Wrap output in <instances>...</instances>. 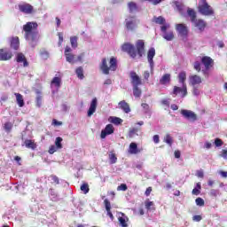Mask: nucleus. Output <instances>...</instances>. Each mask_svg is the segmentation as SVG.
I'll return each instance as SVG.
<instances>
[{"mask_svg": "<svg viewBox=\"0 0 227 227\" xmlns=\"http://www.w3.org/2000/svg\"><path fill=\"white\" fill-rule=\"evenodd\" d=\"M145 40L138 39L136 42L135 46L134 44H131L129 43H123L121 46V50L123 51V52H127L129 56H130V58L135 59L137 56H138V58H141L145 54Z\"/></svg>", "mask_w": 227, "mask_h": 227, "instance_id": "nucleus-1", "label": "nucleus"}, {"mask_svg": "<svg viewBox=\"0 0 227 227\" xmlns=\"http://www.w3.org/2000/svg\"><path fill=\"white\" fill-rule=\"evenodd\" d=\"M23 31L25 33V39L36 42L38 40V23L35 21H28L23 25Z\"/></svg>", "mask_w": 227, "mask_h": 227, "instance_id": "nucleus-2", "label": "nucleus"}, {"mask_svg": "<svg viewBox=\"0 0 227 227\" xmlns=\"http://www.w3.org/2000/svg\"><path fill=\"white\" fill-rule=\"evenodd\" d=\"M118 68V60L116 58L112 57L109 60V66H107V59H102L100 65V70L105 74V75H109V72H116Z\"/></svg>", "mask_w": 227, "mask_h": 227, "instance_id": "nucleus-3", "label": "nucleus"}, {"mask_svg": "<svg viewBox=\"0 0 227 227\" xmlns=\"http://www.w3.org/2000/svg\"><path fill=\"white\" fill-rule=\"evenodd\" d=\"M198 10L201 15L210 16L214 15V9L207 0H199Z\"/></svg>", "mask_w": 227, "mask_h": 227, "instance_id": "nucleus-4", "label": "nucleus"}, {"mask_svg": "<svg viewBox=\"0 0 227 227\" xmlns=\"http://www.w3.org/2000/svg\"><path fill=\"white\" fill-rule=\"evenodd\" d=\"M201 63L205 67V70H202L204 75H207L208 77V74H207V70H210L212 67H214V59L208 56H204L201 58Z\"/></svg>", "mask_w": 227, "mask_h": 227, "instance_id": "nucleus-5", "label": "nucleus"}, {"mask_svg": "<svg viewBox=\"0 0 227 227\" xmlns=\"http://www.w3.org/2000/svg\"><path fill=\"white\" fill-rule=\"evenodd\" d=\"M176 31H177L178 35L183 38H187L189 35V28L184 23H179L176 25Z\"/></svg>", "mask_w": 227, "mask_h": 227, "instance_id": "nucleus-6", "label": "nucleus"}, {"mask_svg": "<svg viewBox=\"0 0 227 227\" xmlns=\"http://www.w3.org/2000/svg\"><path fill=\"white\" fill-rule=\"evenodd\" d=\"M134 19H136V17H129V19L125 20V26L128 31H136V29L137 28V23Z\"/></svg>", "mask_w": 227, "mask_h": 227, "instance_id": "nucleus-7", "label": "nucleus"}, {"mask_svg": "<svg viewBox=\"0 0 227 227\" xmlns=\"http://www.w3.org/2000/svg\"><path fill=\"white\" fill-rule=\"evenodd\" d=\"M64 54L66 56V60L67 61V63H71V65L76 63L75 55L72 54V48H70V46H66Z\"/></svg>", "mask_w": 227, "mask_h": 227, "instance_id": "nucleus-8", "label": "nucleus"}, {"mask_svg": "<svg viewBox=\"0 0 227 227\" xmlns=\"http://www.w3.org/2000/svg\"><path fill=\"white\" fill-rule=\"evenodd\" d=\"M13 58V53L6 49H0V61H10Z\"/></svg>", "mask_w": 227, "mask_h": 227, "instance_id": "nucleus-9", "label": "nucleus"}, {"mask_svg": "<svg viewBox=\"0 0 227 227\" xmlns=\"http://www.w3.org/2000/svg\"><path fill=\"white\" fill-rule=\"evenodd\" d=\"M114 134V126L113 124H107L106 128L101 131V139H106V137Z\"/></svg>", "mask_w": 227, "mask_h": 227, "instance_id": "nucleus-10", "label": "nucleus"}, {"mask_svg": "<svg viewBox=\"0 0 227 227\" xmlns=\"http://www.w3.org/2000/svg\"><path fill=\"white\" fill-rule=\"evenodd\" d=\"M19 10L21 12V13H26V15H31L34 12V7L33 5L29 4H19Z\"/></svg>", "mask_w": 227, "mask_h": 227, "instance_id": "nucleus-11", "label": "nucleus"}, {"mask_svg": "<svg viewBox=\"0 0 227 227\" xmlns=\"http://www.w3.org/2000/svg\"><path fill=\"white\" fill-rule=\"evenodd\" d=\"M181 114L184 116V118H186V120H191L192 121H196L198 120V115H196V114L191 110H181Z\"/></svg>", "mask_w": 227, "mask_h": 227, "instance_id": "nucleus-12", "label": "nucleus"}, {"mask_svg": "<svg viewBox=\"0 0 227 227\" xmlns=\"http://www.w3.org/2000/svg\"><path fill=\"white\" fill-rule=\"evenodd\" d=\"M129 75L131 79V84H133V86H141V84H143L141 78L139 77V75H137L136 72L131 71L129 73Z\"/></svg>", "mask_w": 227, "mask_h": 227, "instance_id": "nucleus-13", "label": "nucleus"}, {"mask_svg": "<svg viewBox=\"0 0 227 227\" xmlns=\"http://www.w3.org/2000/svg\"><path fill=\"white\" fill-rule=\"evenodd\" d=\"M178 93H181L182 98L187 97V85L184 84L182 88L174 86L173 90V95H178Z\"/></svg>", "mask_w": 227, "mask_h": 227, "instance_id": "nucleus-14", "label": "nucleus"}, {"mask_svg": "<svg viewBox=\"0 0 227 227\" xmlns=\"http://www.w3.org/2000/svg\"><path fill=\"white\" fill-rule=\"evenodd\" d=\"M192 24H194V27L199 29L200 33H203L205 31V28L207 27V23L201 19L195 20Z\"/></svg>", "mask_w": 227, "mask_h": 227, "instance_id": "nucleus-15", "label": "nucleus"}, {"mask_svg": "<svg viewBox=\"0 0 227 227\" xmlns=\"http://www.w3.org/2000/svg\"><path fill=\"white\" fill-rule=\"evenodd\" d=\"M97 104H98L97 98H94L92 99V101L90 102V108L87 112V116L89 118H91V116H93V114H95V112L97 111Z\"/></svg>", "mask_w": 227, "mask_h": 227, "instance_id": "nucleus-16", "label": "nucleus"}, {"mask_svg": "<svg viewBox=\"0 0 227 227\" xmlns=\"http://www.w3.org/2000/svg\"><path fill=\"white\" fill-rule=\"evenodd\" d=\"M16 61L17 63H23V67H29V62H27V59L26 58V55L22 52H19L16 55Z\"/></svg>", "mask_w": 227, "mask_h": 227, "instance_id": "nucleus-17", "label": "nucleus"}, {"mask_svg": "<svg viewBox=\"0 0 227 227\" xmlns=\"http://www.w3.org/2000/svg\"><path fill=\"white\" fill-rule=\"evenodd\" d=\"M153 58H155V48H150L147 51V59L151 68H153Z\"/></svg>", "mask_w": 227, "mask_h": 227, "instance_id": "nucleus-18", "label": "nucleus"}, {"mask_svg": "<svg viewBox=\"0 0 227 227\" xmlns=\"http://www.w3.org/2000/svg\"><path fill=\"white\" fill-rule=\"evenodd\" d=\"M142 149L137 148V144L135 142L129 144V153L131 155H137V153H141Z\"/></svg>", "mask_w": 227, "mask_h": 227, "instance_id": "nucleus-19", "label": "nucleus"}, {"mask_svg": "<svg viewBox=\"0 0 227 227\" xmlns=\"http://www.w3.org/2000/svg\"><path fill=\"white\" fill-rule=\"evenodd\" d=\"M104 204H105V208L107 212V215L110 217L112 221H114V215H113V212H111V202L109 201V200L106 199L104 200Z\"/></svg>", "mask_w": 227, "mask_h": 227, "instance_id": "nucleus-20", "label": "nucleus"}, {"mask_svg": "<svg viewBox=\"0 0 227 227\" xmlns=\"http://www.w3.org/2000/svg\"><path fill=\"white\" fill-rule=\"evenodd\" d=\"M201 82H202V80L200 75L193 74V75L190 76V84H192V86H196L198 84H201Z\"/></svg>", "mask_w": 227, "mask_h": 227, "instance_id": "nucleus-21", "label": "nucleus"}, {"mask_svg": "<svg viewBox=\"0 0 227 227\" xmlns=\"http://www.w3.org/2000/svg\"><path fill=\"white\" fill-rule=\"evenodd\" d=\"M119 107L124 113H126V114H129V113H130V106L125 100H122V101L119 102Z\"/></svg>", "mask_w": 227, "mask_h": 227, "instance_id": "nucleus-22", "label": "nucleus"}, {"mask_svg": "<svg viewBox=\"0 0 227 227\" xmlns=\"http://www.w3.org/2000/svg\"><path fill=\"white\" fill-rule=\"evenodd\" d=\"M169 82H171V74H163L160 79V84L162 86H166V84H169Z\"/></svg>", "mask_w": 227, "mask_h": 227, "instance_id": "nucleus-23", "label": "nucleus"}, {"mask_svg": "<svg viewBox=\"0 0 227 227\" xmlns=\"http://www.w3.org/2000/svg\"><path fill=\"white\" fill-rule=\"evenodd\" d=\"M122 216H119L118 221L120 223V226L121 227H129V224L127 223H129V217H127V215H125V214H121Z\"/></svg>", "mask_w": 227, "mask_h": 227, "instance_id": "nucleus-24", "label": "nucleus"}, {"mask_svg": "<svg viewBox=\"0 0 227 227\" xmlns=\"http://www.w3.org/2000/svg\"><path fill=\"white\" fill-rule=\"evenodd\" d=\"M24 145L26 148H29L30 150H36V144L35 143V140L32 139H26L24 142Z\"/></svg>", "mask_w": 227, "mask_h": 227, "instance_id": "nucleus-25", "label": "nucleus"}, {"mask_svg": "<svg viewBox=\"0 0 227 227\" xmlns=\"http://www.w3.org/2000/svg\"><path fill=\"white\" fill-rule=\"evenodd\" d=\"M15 97H16V102L19 106V107H24L25 103H24V97L22 96V94L20 93H14Z\"/></svg>", "mask_w": 227, "mask_h": 227, "instance_id": "nucleus-26", "label": "nucleus"}, {"mask_svg": "<svg viewBox=\"0 0 227 227\" xmlns=\"http://www.w3.org/2000/svg\"><path fill=\"white\" fill-rule=\"evenodd\" d=\"M51 86H55V88H61V77L55 76L51 82Z\"/></svg>", "mask_w": 227, "mask_h": 227, "instance_id": "nucleus-27", "label": "nucleus"}, {"mask_svg": "<svg viewBox=\"0 0 227 227\" xmlns=\"http://www.w3.org/2000/svg\"><path fill=\"white\" fill-rule=\"evenodd\" d=\"M187 13H188V16L190 17L191 22H194L195 20H197L196 11H194V9L188 8Z\"/></svg>", "mask_w": 227, "mask_h": 227, "instance_id": "nucleus-28", "label": "nucleus"}, {"mask_svg": "<svg viewBox=\"0 0 227 227\" xmlns=\"http://www.w3.org/2000/svg\"><path fill=\"white\" fill-rule=\"evenodd\" d=\"M108 121L110 123H114V125H121L123 123V120L120 117L110 116Z\"/></svg>", "mask_w": 227, "mask_h": 227, "instance_id": "nucleus-29", "label": "nucleus"}, {"mask_svg": "<svg viewBox=\"0 0 227 227\" xmlns=\"http://www.w3.org/2000/svg\"><path fill=\"white\" fill-rule=\"evenodd\" d=\"M20 45V42L19 41V37L12 38L11 41V47L14 49V51H19V47Z\"/></svg>", "mask_w": 227, "mask_h": 227, "instance_id": "nucleus-30", "label": "nucleus"}, {"mask_svg": "<svg viewBox=\"0 0 227 227\" xmlns=\"http://www.w3.org/2000/svg\"><path fill=\"white\" fill-rule=\"evenodd\" d=\"M163 38L167 40V42H171V40L175 39V34L173 31L165 32L163 35Z\"/></svg>", "mask_w": 227, "mask_h": 227, "instance_id": "nucleus-31", "label": "nucleus"}, {"mask_svg": "<svg viewBox=\"0 0 227 227\" xmlns=\"http://www.w3.org/2000/svg\"><path fill=\"white\" fill-rule=\"evenodd\" d=\"M153 22H155V24H160V26L166 24V19L162 16L154 17L153 19Z\"/></svg>", "mask_w": 227, "mask_h": 227, "instance_id": "nucleus-32", "label": "nucleus"}, {"mask_svg": "<svg viewBox=\"0 0 227 227\" xmlns=\"http://www.w3.org/2000/svg\"><path fill=\"white\" fill-rule=\"evenodd\" d=\"M178 79H179V82H181V84H185V81L187 79V74L185 73V71L180 72L178 74Z\"/></svg>", "mask_w": 227, "mask_h": 227, "instance_id": "nucleus-33", "label": "nucleus"}, {"mask_svg": "<svg viewBox=\"0 0 227 227\" xmlns=\"http://www.w3.org/2000/svg\"><path fill=\"white\" fill-rule=\"evenodd\" d=\"M48 180H52L51 184L52 185H59V177L56 175H51L48 177Z\"/></svg>", "mask_w": 227, "mask_h": 227, "instance_id": "nucleus-34", "label": "nucleus"}, {"mask_svg": "<svg viewBox=\"0 0 227 227\" xmlns=\"http://www.w3.org/2000/svg\"><path fill=\"white\" fill-rule=\"evenodd\" d=\"M75 74L79 79H84V69H82V67H77Z\"/></svg>", "mask_w": 227, "mask_h": 227, "instance_id": "nucleus-35", "label": "nucleus"}, {"mask_svg": "<svg viewBox=\"0 0 227 227\" xmlns=\"http://www.w3.org/2000/svg\"><path fill=\"white\" fill-rule=\"evenodd\" d=\"M128 6L129 8V13H134V12H137V4L134 2H129L128 4Z\"/></svg>", "mask_w": 227, "mask_h": 227, "instance_id": "nucleus-36", "label": "nucleus"}, {"mask_svg": "<svg viewBox=\"0 0 227 227\" xmlns=\"http://www.w3.org/2000/svg\"><path fill=\"white\" fill-rule=\"evenodd\" d=\"M142 91L139 89V86H133V95L136 98H139L141 97Z\"/></svg>", "mask_w": 227, "mask_h": 227, "instance_id": "nucleus-37", "label": "nucleus"}, {"mask_svg": "<svg viewBox=\"0 0 227 227\" xmlns=\"http://www.w3.org/2000/svg\"><path fill=\"white\" fill-rule=\"evenodd\" d=\"M63 138L61 137H58L55 140V146L58 148V150H61L63 148Z\"/></svg>", "mask_w": 227, "mask_h": 227, "instance_id": "nucleus-38", "label": "nucleus"}, {"mask_svg": "<svg viewBox=\"0 0 227 227\" xmlns=\"http://www.w3.org/2000/svg\"><path fill=\"white\" fill-rule=\"evenodd\" d=\"M80 189L82 191L83 194H88V192H90V184H88V183L82 184Z\"/></svg>", "mask_w": 227, "mask_h": 227, "instance_id": "nucleus-39", "label": "nucleus"}, {"mask_svg": "<svg viewBox=\"0 0 227 227\" xmlns=\"http://www.w3.org/2000/svg\"><path fill=\"white\" fill-rule=\"evenodd\" d=\"M174 4L179 13H182V12H184V4H182L178 1H176V2H174Z\"/></svg>", "mask_w": 227, "mask_h": 227, "instance_id": "nucleus-40", "label": "nucleus"}, {"mask_svg": "<svg viewBox=\"0 0 227 227\" xmlns=\"http://www.w3.org/2000/svg\"><path fill=\"white\" fill-rule=\"evenodd\" d=\"M77 40H78L77 36L70 37L71 47H73V49H77V46H78Z\"/></svg>", "mask_w": 227, "mask_h": 227, "instance_id": "nucleus-41", "label": "nucleus"}, {"mask_svg": "<svg viewBox=\"0 0 227 227\" xmlns=\"http://www.w3.org/2000/svg\"><path fill=\"white\" fill-rule=\"evenodd\" d=\"M109 160L110 164H116V162L118 161V158L116 157V154L114 153H111L109 154Z\"/></svg>", "mask_w": 227, "mask_h": 227, "instance_id": "nucleus-42", "label": "nucleus"}, {"mask_svg": "<svg viewBox=\"0 0 227 227\" xmlns=\"http://www.w3.org/2000/svg\"><path fill=\"white\" fill-rule=\"evenodd\" d=\"M4 129L5 132H12V129H13V124L12 122H5L4 125Z\"/></svg>", "mask_w": 227, "mask_h": 227, "instance_id": "nucleus-43", "label": "nucleus"}, {"mask_svg": "<svg viewBox=\"0 0 227 227\" xmlns=\"http://www.w3.org/2000/svg\"><path fill=\"white\" fill-rule=\"evenodd\" d=\"M164 141H165V143H167V145H168L170 146L173 145V137H171L170 134L166 135Z\"/></svg>", "mask_w": 227, "mask_h": 227, "instance_id": "nucleus-44", "label": "nucleus"}, {"mask_svg": "<svg viewBox=\"0 0 227 227\" xmlns=\"http://www.w3.org/2000/svg\"><path fill=\"white\" fill-rule=\"evenodd\" d=\"M195 203L198 207H205V200L201 197L197 198Z\"/></svg>", "mask_w": 227, "mask_h": 227, "instance_id": "nucleus-45", "label": "nucleus"}, {"mask_svg": "<svg viewBox=\"0 0 227 227\" xmlns=\"http://www.w3.org/2000/svg\"><path fill=\"white\" fill-rule=\"evenodd\" d=\"M193 68H194V70H196V72H201V62L195 61L193 63Z\"/></svg>", "mask_w": 227, "mask_h": 227, "instance_id": "nucleus-46", "label": "nucleus"}, {"mask_svg": "<svg viewBox=\"0 0 227 227\" xmlns=\"http://www.w3.org/2000/svg\"><path fill=\"white\" fill-rule=\"evenodd\" d=\"M145 208L147 210H150L152 208V207H153L154 203H153V201H150L149 200H146L145 201Z\"/></svg>", "mask_w": 227, "mask_h": 227, "instance_id": "nucleus-47", "label": "nucleus"}, {"mask_svg": "<svg viewBox=\"0 0 227 227\" xmlns=\"http://www.w3.org/2000/svg\"><path fill=\"white\" fill-rule=\"evenodd\" d=\"M141 106L143 107L145 114L150 113V105L146 103H142Z\"/></svg>", "mask_w": 227, "mask_h": 227, "instance_id": "nucleus-48", "label": "nucleus"}, {"mask_svg": "<svg viewBox=\"0 0 227 227\" xmlns=\"http://www.w3.org/2000/svg\"><path fill=\"white\" fill-rule=\"evenodd\" d=\"M48 152L51 155H52L58 152V147L56 145H51Z\"/></svg>", "mask_w": 227, "mask_h": 227, "instance_id": "nucleus-49", "label": "nucleus"}, {"mask_svg": "<svg viewBox=\"0 0 227 227\" xmlns=\"http://www.w3.org/2000/svg\"><path fill=\"white\" fill-rule=\"evenodd\" d=\"M35 104L37 107H42V96L38 95L35 98Z\"/></svg>", "mask_w": 227, "mask_h": 227, "instance_id": "nucleus-50", "label": "nucleus"}, {"mask_svg": "<svg viewBox=\"0 0 227 227\" xmlns=\"http://www.w3.org/2000/svg\"><path fill=\"white\" fill-rule=\"evenodd\" d=\"M58 36H59V47H61V45L63 44V33L59 32Z\"/></svg>", "mask_w": 227, "mask_h": 227, "instance_id": "nucleus-51", "label": "nucleus"}, {"mask_svg": "<svg viewBox=\"0 0 227 227\" xmlns=\"http://www.w3.org/2000/svg\"><path fill=\"white\" fill-rule=\"evenodd\" d=\"M145 1H148V3H152L153 6H157V4H160V3H162V1L164 0H145Z\"/></svg>", "mask_w": 227, "mask_h": 227, "instance_id": "nucleus-52", "label": "nucleus"}, {"mask_svg": "<svg viewBox=\"0 0 227 227\" xmlns=\"http://www.w3.org/2000/svg\"><path fill=\"white\" fill-rule=\"evenodd\" d=\"M201 219H203V217L200 215H196L192 216V221H194L195 223H200Z\"/></svg>", "mask_w": 227, "mask_h": 227, "instance_id": "nucleus-53", "label": "nucleus"}, {"mask_svg": "<svg viewBox=\"0 0 227 227\" xmlns=\"http://www.w3.org/2000/svg\"><path fill=\"white\" fill-rule=\"evenodd\" d=\"M127 184H121V185H119L118 187H117V191H127Z\"/></svg>", "mask_w": 227, "mask_h": 227, "instance_id": "nucleus-54", "label": "nucleus"}, {"mask_svg": "<svg viewBox=\"0 0 227 227\" xmlns=\"http://www.w3.org/2000/svg\"><path fill=\"white\" fill-rule=\"evenodd\" d=\"M52 125H55V127H59V125H63V122L56 120V119H53L52 120Z\"/></svg>", "mask_w": 227, "mask_h": 227, "instance_id": "nucleus-55", "label": "nucleus"}, {"mask_svg": "<svg viewBox=\"0 0 227 227\" xmlns=\"http://www.w3.org/2000/svg\"><path fill=\"white\" fill-rule=\"evenodd\" d=\"M215 146H218V147L221 146L223 145V140L220 138H215Z\"/></svg>", "mask_w": 227, "mask_h": 227, "instance_id": "nucleus-56", "label": "nucleus"}, {"mask_svg": "<svg viewBox=\"0 0 227 227\" xmlns=\"http://www.w3.org/2000/svg\"><path fill=\"white\" fill-rule=\"evenodd\" d=\"M153 139V142L155 143V145H158V143L160 142L159 135H154Z\"/></svg>", "mask_w": 227, "mask_h": 227, "instance_id": "nucleus-57", "label": "nucleus"}, {"mask_svg": "<svg viewBox=\"0 0 227 227\" xmlns=\"http://www.w3.org/2000/svg\"><path fill=\"white\" fill-rule=\"evenodd\" d=\"M168 27H169V25L161 26L160 29H161L162 33H167L168 32Z\"/></svg>", "mask_w": 227, "mask_h": 227, "instance_id": "nucleus-58", "label": "nucleus"}, {"mask_svg": "<svg viewBox=\"0 0 227 227\" xmlns=\"http://www.w3.org/2000/svg\"><path fill=\"white\" fill-rule=\"evenodd\" d=\"M145 194V196H150V194H152V186L146 188Z\"/></svg>", "mask_w": 227, "mask_h": 227, "instance_id": "nucleus-59", "label": "nucleus"}, {"mask_svg": "<svg viewBox=\"0 0 227 227\" xmlns=\"http://www.w3.org/2000/svg\"><path fill=\"white\" fill-rule=\"evenodd\" d=\"M192 192V194H194L195 196H199V194H200L201 192L200 191V189L194 188Z\"/></svg>", "mask_w": 227, "mask_h": 227, "instance_id": "nucleus-60", "label": "nucleus"}, {"mask_svg": "<svg viewBox=\"0 0 227 227\" xmlns=\"http://www.w3.org/2000/svg\"><path fill=\"white\" fill-rule=\"evenodd\" d=\"M144 79H145V81H148V79H150V72L148 71L144 72Z\"/></svg>", "mask_w": 227, "mask_h": 227, "instance_id": "nucleus-61", "label": "nucleus"}, {"mask_svg": "<svg viewBox=\"0 0 227 227\" xmlns=\"http://www.w3.org/2000/svg\"><path fill=\"white\" fill-rule=\"evenodd\" d=\"M197 176L199 178H203V176H205V175L203 174V171L202 170H198L197 171Z\"/></svg>", "mask_w": 227, "mask_h": 227, "instance_id": "nucleus-62", "label": "nucleus"}, {"mask_svg": "<svg viewBox=\"0 0 227 227\" xmlns=\"http://www.w3.org/2000/svg\"><path fill=\"white\" fill-rule=\"evenodd\" d=\"M222 157L225 160H227V150L223 149L222 150Z\"/></svg>", "mask_w": 227, "mask_h": 227, "instance_id": "nucleus-63", "label": "nucleus"}, {"mask_svg": "<svg viewBox=\"0 0 227 227\" xmlns=\"http://www.w3.org/2000/svg\"><path fill=\"white\" fill-rule=\"evenodd\" d=\"M217 192H218L217 190L212 189V190L210 191V196H217Z\"/></svg>", "mask_w": 227, "mask_h": 227, "instance_id": "nucleus-64", "label": "nucleus"}]
</instances>
